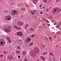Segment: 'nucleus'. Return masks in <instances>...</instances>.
<instances>
[{
    "mask_svg": "<svg viewBox=\"0 0 61 61\" xmlns=\"http://www.w3.org/2000/svg\"><path fill=\"white\" fill-rule=\"evenodd\" d=\"M35 51L33 50H31L30 52V54L31 56L33 57L35 56V55L36 54H37L39 53V49L37 47H36L34 48Z\"/></svg>",
    "mask_w": 61,
    "mask_h": 61,
    "instance_id": "obj_1",
    "label": "nucleus"
},
{
    "mask_svg": "<svg viewBox=\"0 0 61 61\" xmlns=\"http://www.w3.org/2000/svg\"><path fill=\"white\" fill-rule=\"evenodd\" d=\"M12 15L15 16L16 15H18V12L17 11H16L15 10H14L12 11L11 13Z\"/></svg>",
    "mask_w": 61,
    "mask_h": 61,
    "instance_id": "obj_2",
    "label": "nucleus"
},
{
    "mask_svg": "<svg viewBox=\"0 0 61 61\" xmlns=\"http://www.w3.org/2000/svg\"><path fill=\"white\" fill-rule=\"evenodd\" d=\"M27 39L26 40V43H29L32 40V38L31 37H29L27 38Z\"/></svg>",
    "mask_w": 61,
    "mask_h": 61,
    "instance_id": "obj_3",
    "label": "nucleus"
},
{
    "mask_svg": "<svg viewBox=\"0 0 61 61\" xmlns=\"http://www.w3.org/2000/svg\"><path fill=\"white\" fill-rule=\"evenodd\" d=\"M54 10L55 12H56L57 11L56 13H57L58 14L61 11V9H58L57 8H54Z\"/></svg>",
    "mask_w": 61,
    "mask_h": 61,
    "instance_id": "obj_4",
    "label": "nucleus"
},
{
    "mask_svg": "<svg viewBox=\"0 0 61 61\" xmlns=\"http://www.w3.org/2000/svg\"><path fill=\"white\" fill-rule=\"evenodd\" d=\"M4 31L6 32H9L11 31V30L10 28H6L4 29Z\"/></svg>",
    "mask_w": 61,
    "mask_h": 61,
    "instance_id": "obj_5",
    "label": "nucleus"
},
{
    "mask_svg": "<svg viewBox=\"0 0 61 61\" xmlns=\"http://www.w3.org/2000/svg\"><path fill=\"white\" fill-rule=\"evenodd\" d=\"M5 44V42L4 40L2 39L0 40V44L2 45L3 46H4Z\"/></svg>",
    "mask_w": 61,
    "mask_h": 61,
    "instance_id": "obj_6",
    "label": "nucleus"
},
{
    "mask_svg": "<svg viewBox=\"0 0 61 61\" xmlns=\"http://www.w3.org/2000/svg\"><path fill=\"white\" fill-rule=\"evenodd\" d=\"M12 17L10 15H8L7 16L5 17V19L6 20H7V21H8V20H9L10 19H11Z\"/></svg>",
    "mask_w": 61,
    "mask_h": 61,
    "instance_id": "obj_7",
    "label": "nucleus"
},
{
    "mask_svg": "<svg viewBox=\"0 0 61 61\" xmlns=\"http://www.w3.org/2000/svg\"><path fill=\"white\" fill-rule=\"evenodd\" d=\"M17 34L19 36H23V33L21 31H18L17 32Z\"/></svg>",
    "mask_w": 61,
    "mask_h": 61,
    "instance_id": "obj_8",
    "label": "nucleus"
},
{
    "mask_svg": "<svg viewBox=\"0 0 61 61\" xmlns=\"http://www.w3.org/2000/svg\"><path fill=\"white\" fill-rule=\"evenodd\" d=\"M7 59L9 60H13V58H12V57H10L9 56H8L7 57Z\"/></svg>",
    "mask_w": 61,
    "mask_h": 61,
    "instance_id": "obj_9",
    "label": "nucleus"
},
{
    "mask_svg": "<svg viewBox=\"0 0 61 61\" xmlns=\"http://www.w3.org/2000/svg\"><path fill=\"white\" fill-rule=\"evenodd\" d=\"M16 53V54H19L20 53H21V51H18L16 50L15 51Z\"/></svg>",
    "mask_w": 61,
    "mask_h": 61,
    "instance_id": "obj_10",
    "label": "nucleus"
},
{
    "mask_svg": "<svg viewBox=\"0 0 61 61\" xmlns=\"http://www.w3.org/2000/svg\"><path fill=\"white\" fill-rule=\"evenodd\" d=\"M21 10L22 11L25 12V10H26V9L25 8H21Z\"/></svg>",
    "mask_w": 61,
    "mask_h": 61,
    "instance_id": "obj_11",
    "label": "nucleus"
},
{
    "mask_svg": "<svg viewBox=\"0 0 61 61\" xmlns=\"http://www.w3.org/2000/svg\"><path fill=\"white\" fill-rule=\"evenodd\" d=\"M27 54V53H26V51H24L23 52V55L24 56V55H25V54L26 55V54Z\"/></svg>",
    "mask_w": 61,
    "mask_h": 61,
    "instance_id": "obj_12",
    "label": "nucleus"
},
{
    "mask_svg": "<svg viewBox=\"0 0 61 61\" xmlns=\"http://www.w3.org/2000/svg\"><path fill=\"white\" fill-rule=\"evenodd\" d=\"M22 24V22H21L20 21H19L17 23V25H21Z\"/></svg>",
    "mask_w": 61,
    "mask_h": 61,
    "instance_id": "obj_13",
    "label": "nucleus"
},
{
    "mask_svg": "<svg viewBox=\"0 0 61 61\" xmlns=\"http://www.w3.org/2000/svg\"><path fill=\"white\" fill-rule=\"evenodd\" d=\"M17 48L18 50H20L21 49V47L20 46H18L17 47Z\"/></svg>",
    "mask_w": 61,
    "mask_h": 61,
    "instance_id": "obj_14",
    "label": "nucleus"
},
{
    "mask_svg": "<svg viewBox=\"0 0 61 61\" xmlns=\"http://www.w3.org/2000/svg\"><path fill=\"white\" fill-rule=\"evenodd\" d=\"M35 36H36V35L35 34H33L31 35L30 37H34Z\"/></svg>",
    "mask_w": 61,
    "mask_h": 61,
    "instance_id": "obj_15",
    "label": "nucleus"
},
{
    "mask_svg": "<svg viewBox=\"0 0 61 61\" xmlns=\"http://www.w3.org/2000/svg\"><path fill=\"white\" fill-rule=\"evenodd\" d=\"M3 53L4 54H7L8 53V52L5 51H3Z\"/></svg>",
    "mask_w": 61,
    "mask_h": 61,
    "instance_id": "obj_16",
    "label": "nucleus"
},
{
    "mask_svg": "<svg viewBox=\"0 0 61 61\" xmlns=\"http://www.w3.org/2000/svg\"><path fill=\"white\" fill-rule=\"evenodd\" d=\"M44 38H45V40H47L48 39V38L47 37H44Z\"/></svg>",
    "mask_w": 61,
    "mask_h": 61,
    "instance_id": "obj_17",
    "label": "nucleus"
},
{
    "mask_svg": "<svg viewBox=\"0 0 61 61\" xmlns=\"http://www.w3.org/2000/svg\"><path fill=\"white\" fill-rule=\"evenodd\" d=\"M24 61H28V59L26 58H25L24 59Z\"/></svg>",
    "mask_w": 61,
    "mask_h": 61,
    "instance_id": "obj_18",
    "label": "nucleus"
},
{
    "mask_svg": "<svg viewBox=\"0 0 61 61\" xmlns=\"http://www.w3.org/2000/svg\"><path fill=\"white\" fill-rule=\"evenodd\" d=\"M33 45V42H31V43H30L29 45L30 46H32V45Z\"/></svg>",
    "mask_w": 61,
    "mask_h": 61,
    "instance_id": "obj_19",
    "label": "nucleus"
},
{
    "mask_svg": "<svg viewBox=\"0 0 61 61\" xmlns=\"http://www.w3.org/2000/svg\"><path fill=\"white\" fill-rule=\"evenodd\" d=\"M37 12V10H33V13H36Z\"/></svg>",
    "mask_w": 61,
    "mask_h": 61,
    "instance_id": "obj_20",
    "label": "nucleus"
},
{
    "mask_svg": "<svg viewBox=\"0 0 61 61\" xmlns=\"http://www.w3.org/2000/svg\"><path fill=\"white\" fill-rule=\"evenodd\" d=\"M29 25V24H27L25 26V29H26L27 28V27L28 26V25Z\"/></svg>",
    "mask_w": 61,
    "mask_h": 61,
    "instance_id": "obj_21",
    "label": "nucleus"
},
{
    "mask_svg": "<svg viewBox=\"0 0 61 61\" xmlns=\"http://www.w3.org/2000/svg\"><path fill=\"white\" fill-rule=\"evenodd\" d=\"M8 42H9V43H11L12 42V41H11V40L10 39V40H8Z\"/></svg>",
    "mask_w": 61,
    "mask_h": 61,
    "instance_id": "obj_22",
    "label": "nucleus"
},
{
    "mask_svg": "<svg viewBox=\"0 0 61 61\" xmlns=\"http://www.w3.org/2000/svg\"><path fill=\"white\" fill-rule=\"evenodd\" d=\"M6 38H7L6 39H7V40H8V41L10 39V38H9V37H7Z\"/></svg>",
    "mask_w": 61,
    "mask_h": 61,
    "instance_id": "obj_23",
    "label": "nucleus"
},
{
    "mask_svg": "<svg viewBox=\"0 0 61 61\" xmlns=\"http://www.w3.org/2000/svg\"><path fill=\"white\" fill-rule=\"evenodd\" d=\"M41 9H45V6H44L43 7H42Z\"/></svg>",
    "mask_w": 61,
    "mask_h": 61,
    "instance_id": "obj_24",
    "label": "nucleus"
},
{
    "mask_svg": "<svg viewBox=\"0 0 61 61\" xmlns=\"http://www.w3.org/2000/svg\"><path fill=\"white\" fill-rule=\"evenodd\" d=\"M52 12L53 13V14H54V13H56V12H55V10L54 9L52 11Z\"/></svg>",
    "mask_w": 61,
    "mask_h": 61,
    "instance_id": "obj_25",
    "label": "nucleus"
},
{
    "mask_svg": "<svg viewBox=\"0 0 61 61\" xmlns=\"http://www.w3.org/2000/svg\"><path fill=\"white\" fill-rule=\"evenodd\" d=\"M14 27L15 28H16V29H17V28H18V27H17L16 26H14Z\"/></svg>",
    "mask_w": 61,
    "mask_h": 61,
    "instance_id": "obj_26",
    "label": "nucleus"
},
{
    "mask_svg": "<svg viewBox=\"0 0 61 61\" xmlns=\"http://www.w3.org/2000/svg\"><path fill=\"white\" fill-rule=\"evenodd\" d=\"M43 1L45 3H46L47 2V0H43Z\"/></svg>",
    "mask_w": 61,
    "mask_h": 61,
    "instance_id": "obj_27",
    "label": "nucleus"
},
{
    "mask_svg": "<svg viewBox=\"0 0 61 61\" xmlns=\"http://www.w3.org/2000/svg\"><path fill=\"white\" fill-rule=\"evenodd\" d=\"M48 17L49 18H50L51 19H52V17L51 16H49Z\"/></svg>",
    "mask_w": 61,
    "mask_h": 61,
    "instance_id": "obj_28",
    "label": "nucleus"
},
{
    "mask_svg": "<svg viewBox=\"0 0 61 61\" xmlns=\"http://www.w3.org/2000/svg\"><path fill=\"white\" fill-rule=\"evenodd\" d=\"M61 25V22L59 23V24L58 25V26H59V25Z\"/></svg>",
    "mask_w": 61,
    "mask_h": 61,
    "instance_id": "obj_29",
    "label": "nucleus"
},
{
    "mask_svg": "<svg viewBox=\"0 0 61 61\" xmlns=\"http://www.w3.org/2000/svg\"><path fill=\"white\" fill-rule=\"evenodd\" d=\"M39 27L41 28H43V26L41 25Z\"/></svg>",
    "mask_w": 61,
    "mask_h": 61,
    "instance_id": "obj_30",
    "label": "nucleus"
},
{
    "mask_svg": "<svg viewBox=\"0 0 61 61\" xmlns=\"http://www.w3.org/2000/svg\"><path fill=\"white\" fill-rule=\"evenodd\" d=\"M40 14H41V15H42V14H43V12H40Z\"/></svg>",
    "mask_w": 61,
    "mask_h": 61,
    "instance_id": "obj_31",
    "label": "nucleus"
},
{
    "mask_svg": "<svg viewBox=\"0 0 61 61\" xmlns=\"http://www.w3.org/2000/svg\"><path fill=\"white\" fill-rule=\"evenodd\" d=\"M49 39H50V40L51 41V38H51V37H49Z\"/></svg>",
    "mask_w": 61,
    "mask_h": 61,
    "instance_id": "obj_32",
    "label": "nucleus"
},
{
    "mask_svg": "<svg viewBox=\"0 0 61 61\" xmlns=\"http://www.w3.org/2000/svg\"><path fill=\"white\" fill-rule=\"evenodd\" d=\"M7 12H8L7 10H5V13H7Z\"/></svg>",
    "mask_w": 61,
    "mask_h": 61,
    "instance_id": "obj_33",
    "label": "nucleus"
},
{
    "mask_svg": "<svg viewBox=\"0 0 61 61\" xmlns=\"http://www.w3.org/2000/svg\"><path fill=\"white\" fill-rule=\"evenodd\" d=\"M0 57H3V55H0Z\"/></svg>",
    "mask_w": 61,
    "mask_h": 61,
    "instance_id": "obj_34",
    "label": "nucleus"
},
{
    "mask_svg": "<svg viewBox=\"0 0 61 61\" xmlns=\"http://www.w3.org/2000/svg\"><path fill=\"white\" fill-rule=\"evenodd\" d=\"M18 29H19V30H20V29H21V28L20 27H18Z\"/></svg>",
    "mask_w": 61,
    "mask_h": 61,
    "instance_id": "obj_35",
    "label": "nucleus"
},
{
    "mask_svg": "<svg viewBox=\"0 0 61 61\" xmlns=\"http://www.w3.org/2000/svg\"><path fill=\"white\" fill-rule=\"evenodd\" d=\"M43 55H46V53H44V52H43Z\"/></svg>",
    "mask_w": 61,
    "mask_h": 61,
    "instance_id": "obj_36",
    "label": "nucleus"
},
{
    "mask_svg": "<svg viewBox=\"0 0 61 61\" xmlns=\"http://www.w3.org/2000/svg\"><path fill=\"white\" fill-rule=\"evenodd\" d=\"M59 26L57 25L56 26V27L57 28H58V27Z\"/></svg>",
    "mask_w": 61,
    "mask_h": 61,
    "instance_id": "obj_37",
    "label": "nucleus"
},
{
    "mask_svg": "<svg viewBox=\"0 0 61 61\" xmlns=\"http://www.w3.org/2000/svg\"><path fill=\"white\" fill-rule=\"evenodd\" d=\"M48 54V52H47L46 51L45 52V54Z\"/></svg>",
    "mask_w": 61,
    "mask_h": 61,
    "instance_id": "obj_38",
    "label": "nucleus"
},
{
    "mask_svg": "<svg viewBox=\"0 0 61 61\" xmlns=\"http://www.w3.org/2000/svg\"><path fill=\"white\" fill-rule=\"evenodd\" d=\"M32 31H35V29H33L32 28Z\"/></svg>",
    "mask_w": 61,
    "mask_h": 61,
    "instance_id": "obj_39",
    "label": "nucleus"
},
{
    "mask_svg": "<svg viewBox=\"0 0 61 61\" xmlns=\"http://www.w3.org/2000/svg\"><path fill=\"white\" fill-rule=\"evenodd\" d=\"M34 4H36V2H35V1H34Z\"/></svg>",
    "mask_w": 61,
    "mask_h": 61,
    "instance_id": "obj_40",
    "label": "nucleus"
},
{
    "mask_svg": "<svg viewBox=\"0 0 61 61\" xmlns=\"http://www.w3.org/2000/svg\"><path fill=\"white\" fill-rule=\"evenodd\" d=\"M20 56H18V58H20Z\"/></svg>",
    "mask_w": 61,
    "mask_h": 61,
    "instance_id": "obj_41",
    "label": "nucleus"
},
{
    "mask_svg": "<svg viewBox=\"0 0 61 61\" xmlns=\"http://www.w3.org/2000/svg\"><path fill=\"white\" fill-rule=\"evenodd\" d=\"M30 30L31 31H32V28L30 29Z\"/></svg>",
    "mask_w": 61,
    "mask_h": 61,
    "instance_id": "obj_42",
    "label": "nucleus"
},
{
    "mask_svg": "<svg viewBox=\"0 0 61 61\" xmlns=\"http://www.w3.org/2000/svg\"><path fill=\"white\" fill-rule=\"evenodd\" d=\"M57 33H58L59 34H60V33H59V32L58 31H57Z\"/></svg>",
    "mask_w": 61,
    "mask_h": 61,
    "instance_id": "obj_43",
    "label": "nucleus"
},
{
    "mask_svg": "<svg viewBox=\"0 0 61 61\" xmlns=\"http://www.w3.org/2000/svg\"><path fill=\"white\" fill-rule=\"evenodd\" d=\"M48 9H46V11L47 12V11H48Z\"/></svg>",
    "mask_w": 61,
    "mask_h": 61,
    "instance_id": "obj_44",
    "label": "nucleus"
},
{
    "mask_svg": "<svg viewBox=\"0 0 61 61\" xmlns=\"http://www.w3.org/2000/svg\"><path fill=\"white\" fill-rule=\"evenodd\" d=\"M45 19H43V21H45Z\"/></svg>",
    "mask_w": 61,
    "mask_h": 61,
    "instance_id": "obj_45",
    "label": "nucleus"
},
{
    "mask_svg": "<svg viewBox=\"0 0 61 61\" xmlns=\"http://www.w3.org/2000/svg\"><path fill=\"white\" fill-rule=\"evenodd\" d=\"M43 28H46V26H44V27H43Z\"/></svg>",
    "mask_w": 61,
    "mask_h": 61,
    "instance_id": "obj_46",
    "label": "nucleus"
},
{
    "mask_svg": "<svg viewBox=\"0 0 61 61\" xmlns=\"http://www.w3.org/2000/svg\"><path fill=\"white\" fill-rule=\"evenodd\" d=\"M41 6H41V5H40V7H41Z\"/></svg>",
    "mask_w": 61,
    "mask_h": 61,
    "instance_id": "obj_47",
    "label": "nucleus"
},
{
    "mask_svg": "<svg viewBox=\"0 0 61 61\" xmlns=\"http://www.w3.org/2000/svg\"><path fill=\"white\" fill-rule=\"evenodd\" d=\"M31 14H32L33 13V12H32V11H31Z\"/></svg>",
    "mask_w": 61,
    "mask_h": 61,
    "instance_id": "obj_48",
    "label": "nucleus"
},
{
    "mask_svg": "<svg viewBox=\"0 0 61 61\" xmlns=\"http://www.w3.org/2000/svg\"><path fill=\"white\" fill-rule=\"evenodd\" d=\"M46 21H48V20H47V19H45Z\"/></svg>",
    "mask_w": 61,
    "mask_h": 61,
    "instance_id": "obj_49",
    "label": "nucleus"
},
{
    "mask_svg": "<svg viewBox=\"0 0 61 61\" xmlns=\"http://www.w3.org/2000/svg\"><path fill=\"white\" fill-rule=\"evenodd\" d=\"M51 56H54V55H53V54H52L51 55Z\"/></svg>",
    "mask_w": 61,
    "mask_h": 61,
    "instance_id": "obj_50",
    "label": "nucleus"
},
{
    "mask_svg": "<svg viewBox=\"0 0 61 61\" xmlns=\"http://www.w3.org/2000/svg\"><path fill=\"white\" fill-rule=\"evenodd\" d=\"M46 22H47V23H49V21H46Z\"/></svg>",
    "mask_w": 61,
    "mask_h": 61,
    "instance_id": "obj_51",
    "label": "nucleus"
},
{
    "mask_svg": "<svg viewBox=\"0 0 61 61\" xmlns=\"http://www.w3.org/2000/svg\"><path fill=\"white\" fill-rule=\"evenodd\" d=\"M51 8V6H50L49 8V9H50Z\"/></svg>",
    "mask_w": 61,
    "mask_h": 61,
    "instance_id": "obj_52",
    "label": "nucleus"
},
{
    "mask_svg": "<svg viewBox=\"0 0 61 61\" xmlns=\"http://www.w3.org/2000/svg\"><path fill=\"white\" fill-rule=\"evenodd\" d=\"M0 53H2V51L1 50H0Z\"/></svg>",
    "mask_w": 61,
    "mask_h": 61,
    "instance_id": "obj_53",
    "label": "nucleus"
},
{
    "mask_svg": "<svg viewBox=\"0 0 61 61\" xmlns=\"http://www.w3.org/2000/svg\"><path fill=\"white\" fill-rule=\"evenodd\" d=\"M52 52H51V53H50V55H51L52 54Z\"/></svg>",
    "mask_w": 61,
    "mask_h": 61,
    "instance_id": "obj_54",
    "label": "nucleus"
},
{
    "mask_svg": "<svg viewBox=\"0 0 61 61\" xmlns=\"http://www.w3.org/2000/svg\"><path fill=\"white\" fill-rule=\"evenodd\" d=\"M43 47H44V45H43L42 46Z\"/></svg>",
    "mask_w": 61,
    "mask_h": 61,
    "instance_id": "obj_55",
    "label": "nucleus"
},
{
    "mask_svg": "<svg viewBox=\"0 0 61 61\" xmlns=\"http://www.w3.org/2000/svg\"><path fill=\"white\" fill-rule=\"evenodd\" d=\"M43 57L42 56H41L40 57L41 58H42Z\"/></svg>",
    "mask_w": 61,
    "mask_h": 61,
    "instance_id": "obj_56",
    "label": "nucleus"
},
{
    "mask_svg": "<svg viewBox=\"0 0 61 61\" xmlns=\"http://www.w3.org/2000/svg\"><path fill=\"white\" fill-rule=\"evenodd\" d=\"M33 15H35V14L34 13H33V14H32Z\"/></svg>",
    "mask_w": 61,
    "mask_h": 61,
    "instance_id": "obj_57",
    "label": "nucleus"
},
{
    "mask_svg": "<svg viewBox=\"0 0 61 61\" xmlns=\"http://www.w3.org/2000/svg\"><path fill=\"white\" fill-rule=\"evenodd\" d=\"M54 25H56V23H54Z\"/></svg>",
    "mask_w": 61,
    "mask_h": 61,
    "instance_id": "obj_58",
    "label": "nucleus"
},
{
    "mask_svg": "<svg viewBox=\"0 0 61 61\" xmlns=\"http://www.w3.org/2000/svg\"><path fill=\"white\" fill-rule=\"evenodd\" d=\"M57 1V2H58V1H59V0H56Z\"/></svg>",
    "mask_w": 61,
    "mask_h": 61,
    "instance_id": "obj_59",
    "label": "nucleus"
},
{
    "mask_svg": "<svg viewBox=\"0 0 61 61\" xmlns=\"http://www.w3.org/2000/svg\"><path fill=\"white\" fill-rule=\"evenodd\" d=\"M51 52H50L49 53L50 54H51Z\"/></svg>",
    "mask_w": 61,
    "mask_h": 61,
    "instance_id": "obj_60",
    "label": "nucleus"
},
{
    "mask_svg": "<svg viewBox=\"0 0 61 61\" xmlns=\"http://www.w3.org/2000/svg\"><path fill=\"white\" fill-rule=\"evenodd\" d=\"M21 41V40H19V42H20Z\"/></svg>",
    "mask_w": 61,
    "mask_h": 61,
    "instance_id": "obj_61",
    "label": "nucleus"
},
{
    "mask_svg": "<svg viewBox=\"0 0 61 61\" xmlns=\"http://www.w3.org/2000/svg\"><path fill=\"white\" fill-rule=\"evenodd\" d=\"M9 27H10V28H11V26H10Z\"/></svg>",
    "mask_w": 61,
    "mask_h": 61,
    "instance_id": "obj_62",
    "label": "nucleus"
},
{
    "mask_svg": "<svg viewBox=\"0 0 61 61\" xmlns=\"http://www.w3.org/2000/svg\"><path fill=\"white\" fill-rule=\"evenodd\" d=\"M39 61V60H37V61Z\"/></svg>",
    "mask_w": 61,
    "mask_h": 61,
    "instance_id": "obj_63",
    "label": "nucleus"
},
{
    "mask_svg": "<svg viewBox=\"0 0 61 61\" xmlns=\"http://www.w3.org/2000/svg\"><path fill=\"white\" fill-rule=\"evenodd\" d=\"M54 37H55V38H56V36H54Z\"/></svg>",
    "mask_w": 61,
    "mask_h": 61,
    "instance_id": "obj_64",
    "label": "nucleus"
}]
</instances>
